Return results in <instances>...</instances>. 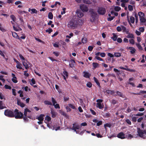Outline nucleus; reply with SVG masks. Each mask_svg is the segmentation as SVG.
<instances>
[{"label": "nucleus", "mask_w": 146, "mask_h": 146, "mask_svg": "<svg viewBox=\"0 0 146 146\" xmlns=\"http://www.w3.org/2000/svg\"><path fill=\"white\" fill-rule=\"evenodd\" d=\"M78 22L77 20L74 19H71L68 22L67 26L70 29H74L77 27Z\"/></svg>", "instance_id": "1"}, {"label": "nucleus", "mask_w": 146, "mask_h": 146, "mask_svg": "<svg viewBox=\"0 0 146 146\" xmlns=\"http://www.w3.org/2000/svg\"><path fill=\"white\" fill-rule=\"evenodd\" d=\"M4 115L9 117H14V110H13L7 109L5 110Z\"/></svg>", "instance_id": "2"}, {"label": "nucleus", "mask_w": 146, "mask_h": 146, "mask_svg": "<svg viewBox=\"0 0 146 146\" xmlns=\"http://www.w3.org/2000/svg\"><path fill=\"white\" fill-rule=\"evenodd\" d=\"M14 117L16 119H20L23 118V113L19 111V110L15 109L14 110Z\"/></svg>", "instance_id": "3"}, {"label": "nucleus", "mask_w": 146, "mask_h": 146, "mask_svg": "<svg viewBox=\"0 0 146 146\" xmlns=\"http://www.w3.org/2000/svg\"><path fill=\"white\" fill-rule=\"evenodd\" d=\"M89 12L90 13L91 17L92 18L93 21H94L97 16V13L93 9H90L89 10Z\"/></svg>", "instance_id": "4"}, {"label": "nucleus", "mask_w": 146, "mask_h": 146, "mask_svg": "<svg viewBox=\"0 0 146 146\" xmlns=\"http://www.w3.org/2000/svg\"><path fill=\"white\" fill-rule=\"evenodd\" d=\"M98 13L101 15H104L106 12V10L104 7H99L98 10Z\"/></svg>", "instance_id": "5"}, {"label": "nucleus", "mask_w": 146, "mask_h": 146, "mask_svg": "<svg viewBox=\"0 0 146 146\" xmlns=\"http://www.w3.org/2000/svg\"><path fill=\"white\" fill-rule=\"evenodd\" d=\"M80 9L83 12H87L88 9L87 7L85 5L81 4L80 6Z\"/></svg>", "instance_id": "6"}, {"label": "nucleus", "mask_w": 146, "mask_h": 146, "mask_svg": "<svg viewBox=\"0 0 146 146\" xmlns=\"http://www.w3.org/2000/svg\"><path fill=\"white\" fill-rule=\"evenodd\" d=\"M137 132L139 137L143 138L144 132L140 128H137Z\"/></svg>", "instance_id": "7"}, {"label": "nucleus", "mask_w": 146, "mask_h": 146, "mask_svg": "<svg viewBox=\"0 0 146 146\" xmlns=\"http://www.w3.org/2000/svg\"><path fill=\"white\" fill-rule=\"evenodd\" d=\"M117 137L121 139H124L125 138V135L123 132L119 133L117 135Z\"/></svg>", "instance_id": "8"}, {"label": "nucleus", "mask_w": 146, "mask_h": 146, "mask_svg": "<svg viewBox=\"0 0 146 146\" xmlns=\"http://www.w3.org/2000/svg\"><path fill=\"white\" fill-rule=\"evenodd\" d=\"M72 125L73 126L71 128V129H78L80 128V125L76 123H74Z\"/></svg>", "instance_id": "9"}, {"label": "nucleus", "mask_w": 146, "mask_h": 146, "mask_svg": "<svg viewBox=\"0 0 146 146\" xmlns=\"http://www.w3.org/2000/svg\"><path fill=\"white\" fill-rule=\"evenodd\" d=\"M127 49L130 50V52L132 54H134L135 52V50L134 48L132 47H127Z\"/></svg>", "instance_id": "10"}, {"label": "nucleus", "mask_w": 146, "mask_h": 146, "mask_svg": "<svg viewBox=\"0 0 146 146\" xmlns=\"http://www.w3.org/2000/svg\"><path fill=\"white\" fill-rule=\"evenodd\" d=\"M96 106L97 108H98L100 109H102L104 108V105L102 104L101 103H97Z\"/></svg>", "instance_id": "11"}, {"label": "nucleus", "mask_w": 146, "mask_h": 146, "mask_svg": "<svg viewBox=\"0 0 146 146\" xmlns=\"http://www.w3.org/2000/svg\"><path fill=\"white\" fill-rule=\"evenodd\" d=\"M116 94L115 95V96H119L121 97L122 98H124V95L123 94L119 91H117L116 92Z\"/></svg>", "instance_id": "12"}, {"label": "nucleus", "mask_w": 146, "mask_h": 146, "mask_svg": "<svg viewBox=\"0 0 146 146\" xmlns=\"http://www.w3.org/2000/svg\"><path fill=\"white\" fill-rule=\"evenodd\" d=\"M44 114H41L37 118H36L37 119H38V120L40 121H43L44 119Z\"/></svg>", "instance_id": "13"}, {"label": "nucleus", "mask_w": 146, "mask_h": 146, "mask_svg": "<svg viewBox=\"0 0 146 146\" xmlns=\"http://www.w3.org/2000/svg\"><path fill=\"white\" fill-rule=\"evenodd\" d=\"M17 104L22 108H23L25 106V104L21 102L20 100H17Z\"/></svg>", "instance_id": "14"}, {"label": "nucleus", "mask_w": 146, "mask_h": 146, "mask_svg": "<svg viewBox=\"0 0 146 146\" xmlns=\"http://www.w3.org/2000/svg\"><path fill=\"white\" fill-rule=\"evenodd\" d=\"M83 73L84 74L83 76L84 77L86 78H89L90 76H91V74L88 72H83Z\"/></svg>", "instance_id": "15"}, {"label": "nucleus", "mask_w": 146, "mask_h": 146, "mask_svg": "<svg viewBox=\"0 0 146 146\" xmlns=\"http://www.w3.org/2000/svg\"><path fill=\"white\" fill-rule=\"evenodd\" d=\"M76 13L78 15V16L79 18L82 17L84 15L83 13L81 12V11H77L76 12Z\"/></svg>", "instance_id": "16"}, {"label": "nucleus", "mask_w": 146, "mask_h": 146, "mask_svg": "<svg viewBox=\"0 0 146 146\" xmlns=\"http://www.w3.org/2000/svg\"><path fill=\"white\" fill-rule=\"evenodd\" d=\"M93 78H94V81L96 83V84L99 87V88H100L101 86H100V83L98 82V79L95 77H94Z\"/></svg>", "instance_id": "17"}, {"label": "nucleus", "mask_w": 146, "mask_h": 146, "mask_svg": "<svg viewBox=\"0 0 146 146\" xmlns=\"http://www.w3.org/2000/svg\"><path fill=\"white\" fill-rule=\"evenodd\" d=\"M12 35L13 36L16 38L20 39L19 38L18 35H17V33L15 32H12Z\"/></svg>", "instance_id": "18"}, {"label": "nucleus", "mask_w": 146, "mask_h": 146, "mask_svg": "<svg viewBox=\"0 0 146 146\" xmlns=\"http://www.w3.org/2000/svg\"><path fill=\"white\" fill-rule=\"evenodd\" d=\"M113 36L111 37V38L114 41H116L117 38V36L116 35L115 33H113Z\"/></svg>", "instance_id": "19"}, {"label": "nucleus", "mask_w": 146, "mask_h": 146, "mask_svg": "<svg viewBox=\"0 0 146 146\" xmlns=\"http://www.w3.org/2000/svg\"><path fill=\"white\" fill-rule=\"evenodd\" d=\"M48 18L50 19H52L53 18V15L52 13L51 12L49 13L48 15Z\"/></svg>", "instance_id": "20"}, {"label": "nucleus", "mask_w": 146, "mask_h": 146, "mask_svg": "<svg viewBox=\"0 0 146 146\" xmlns=\"http://www.w3.org/2000/svg\"><path fill=\"white\" fill-rule=\"evenodd\" d=\"M44 104L46 105H52V104L51 102L48 100H45L44 102Z\"/></svg>", "instance_id": "21"}, {"label": "nucleus", "mask_w": 146, "mask_h": 146, "mask_svg": "<svg viewBox=\"0 0 146 146\" xmlns=\"http://www.w3.org/2000/svg\"><path fill=\"white\" fill-rule=\"evenodd\" d=\"M37 10H36L35 9H31V14H33V13H36L37 14V12H38Z\"/></svg>", "instance_id": "22"}, {"label": "nucleus", "mask_w": 146, "mask_h": 146, "mask_svg": "<svg viewBox=\"0 0 146 146\" xmlns=\"http://www.w3.org/2000/svg\"><path fill=\"white\" fill-rule=\"evenodd\" d=\"M5 108H6V107L5 106H3L2 102L1 101H0V110Z\"/></svg>", "instance_id": "23"}, {"label": "nucleus", "mask_w": 146, "mask_h": 146, "mask_svg": "<svg viewBox=\"0 0 146 146\" xmlns=\"http://www.w3.org/2000/svg\"><path fill=\"white\" fill-rule=\"evenodd\" d=\"M50 113L52 114V117L54 118L56 117V115L55 113L53 110H51Z\"/></svg>", "instance_id": "24"}, {"label": "nucleus", "mask_w": 146, "mask_h": 146, "mask_svg": "<svg viewBox=\"0 0 146 146\" xmlns=\"http://www.w3.org/2000/svg\"><path fill=\"white\" fill-rule=\"evenodd\" d=\"M140 21L141 23H144L146 21V19L144 17L140 18Z\"/></svg>", "instance_id": "25"}, {"label": "nucleus", "mask_w": 146, "mask_h": 146, "mask_svg": "<svg viewBox=\"0 0 146 146\" xmlns=\"http://www.w3.org/2000/svg\"><path fill=\"white\" fill-rule=\"evenodd\" d=\"M138 15L140 18L144 17L145 15L144 13L141 12H139L138 13Z\"/></svg>", "instance_id": "26"}, {"label": "nucleus", "mask_w": 146, "mask_h": 146, "mask_svg": "<svg viewBox=\"0 0 146 146\" xmlns=\"http://www.w3.org/2000/svg\"><path fill=\"white\" fill-rule=\"evenodd\" d=\"M106 92L108 94H110L111 95L115 93V92L114 91L110 90H106Z\"/></svg>", "instance_id": "27"}, {"label": "nucleus", "mask_w": 146, "mask_h": 146, "mask_svg": "<svg viewBox=\"0 0 146 146\" xmlns=\"http://www.w3.org/2000/svg\"><path fill=\"white\" fill-rule=\"evenodd\" d=\"M23 65L25 67V68L26 69H27L28 68V65L25 62H23Z\"/></svg>", "instance_id": "28"}, {"label": "nucleus", "mask_w": 146, "mask_h": 146, "mask_svg": "<svg viewBox=\"0 0 146 146\" xmlns=\"http://www.w3.org/2000/svg\"><path fill=\"white\" fill-rule=\"evenodd\" d=\"M17 13L20 14L22 15L24 13H27V12L25 11H22L21 10H19L17 11Z\"/></svg>", "instance_id": "29"}, {"label": "nucleus", "mask_w": 146, "mask_h": 146, "mask_svg": "<svg viewBox=\"0 0 146 146\" xmlns=\"http://www.w3.org/2000/svg\"><path fill=\"white\" fill-rule=\"evenodd\" d=\"M87 41V39L86 37L83 38L82 39V42L84 44L86 43Z\"/></svg>", "instance_id": "30"}, {"label": "nucleus", "mask_w": 146, "mask_h": 146, "mask_svg": "<svg viewBox=\"0 0 146 146\" xmlns=\"http://www.w3.org/2000/svg\"><path fill=\"white\" fill-rule=\"evenodd\" d=\"M127 37L129 38H134V35L132 33H129L127 35Z\"/></svg>", "instance_id": "31"}, {"label": "nucleus", "mask_w": 146, "mask_h": 146, "mask_svg": "<svg viewBox=\"0 0 146 146\" xmlns=\"http://www.w3.org/2000/svg\"><path fill=\"white\" fill-rule=\"evenodd\" d=\"M22 64L21 63H19V64H17L16 67L17 68L19 69H22Z\"/></svg>", "instance_id": "32"}, {"label": "nucleus", "mask_w": 146, "mask_h": 146, "mask_svg": "<svg viewBox=\"0 0 146 146\" xmlns=\"http://www.w3.org/2000/svg\"><path fill=\"white\" fill-rule=\"evenodd\" d=\"M130 20H129L130 23L131 22L132 23H134L135 22V18L133 17L132 16L131 17H130Z\"/></svg>", "instance_id": "33"}, {"label": "nucleus", "mask_w": 146, "mask_h": 146, "mask_svg": "<svg viewBox=\"0 0 146 146\" xmlns=\"http://www.w3.org/2000/svg\"><path fill=\"white\" fill-rule=\"evenodd\" d=\"M121 30L123 31V32H127V29L123 25L121 26Z\"/></svg>", "instance_id": "34"}, {"label": "nucleus", "mask_w": 146, "mask_h": 146, "mask_svg": "<svg viewBox=\"0 0 146 146\" xmlns=\"http://www.w3.org/2000/svg\"><path fill=\"white\" fill-rule=\"evenodd\" d=\"M98 65L99 64L97 63L93 62L92 63L93 66L95 68H96L97 67Z\"/></svg>", "instance_id": "35"}, {"label": "nucleus", "mask_w": 146, "mask_h": 146, "mask_svg": "<svg viewBox=\"0 0 146 146\" xmlns=\"http://www.w3.org/2000/svg\"><path fill=\"white\" fill-rule=\"evenodd\" d=\"M128 10L129 11H132L133 10V7L131 5H129L128 6Z\"/></svg>", "instance_id": "36"}, {"label": "nucleus", "mask_w": 146, "mask_h": 146, "mask_svg": "<svg viewBox=\"0 0 146 146\" xmlns=\"http://www.w3.org/2000/svg\"><path fill=\"white\" fill-rule=\"evenodd\" d=\"M121 8L119 6H116L114 8V9L116 11H119L121 10Z\"/></svg>", "instance_id": "37"}, {"label": "nucleus", "mask_w": 146, "mask_h": 146, "mask_svg": "<svg viewBox=\"0 0 146 146\" xmlns=\"http://www.w3.org/2000/svg\"><path fill=\"white\" fill-rule=\"evenodd\" d=\"M45 31L46 32L48 33L49 34H50L51 32L52 31V30L50 28L46 30Z\"/></svg>", "instance_id": "38"}, {"label": "nucleus", "mask_w": 146, "mask_h": 146, "mask_svg": "<svg viewBox=\"0 0 146 146\" xmlns=\"http://www.w3.org/2000/svg\"><path fill=\"white\" fill-rule=\"evenodd\" d=\"M68 105L70 108L73 109H76L75 107L73 104H69Z\"/></svg>", "instance_id": "39"}, {"label": "nucleus", "mask_w": 146, "mask_h": 146, "mask_svg": "<svg viewBox=\"0 0 146 146\" xmlns=\"http://www.w3.org/2000/svg\"><path fill=\"white\" fill-rule=\"evenodd\" d=\"M52 105H54V104L56 103V102L55 99L53 97H52Z\"/></svg>", "instance_id": "40"}, {"label": "nucleus", "mask_w": 146, "mask_h": 146, "mask_svg": "<svg viewBox=\"0 0 146 146\" xmlns=\"http://www.w3.org/2000/svg\"><path fill=\"white\" fill-rule=\"evenodd\" d=\"M115 56L116 57H119L121 56V54L119 52H116L114 54Z\"/></svg>", "instance_id": "41"}, {"label": "nucleus", "mask_w": 146, "mask_h": 146, "mask_svg": "<svg viewBox=\"0 0 146 146\" xmlns=\"http://www.w3.org/2000/svg\"><path fill=\"white\" fill-rule=\"evenodd\" d=\"M111 125L110 123H106V124L104 125V127L106 129V127H111Z\"/></svg>", "instance_id": "42"}, {"label": "nucleus", "mask_w": 146, "mask_h": 146, "mask_svg": "<svg viewBox=\"0 0 146 146\" xmlns=\"http://www.w3.org/2000/svg\"><path fill=\"white\" fill-rule=\"evenodd\" d=\"M51 119V117H50L48 115H47L46 116V118H45V120H46L48 122L50 121Z\"/></svg>", "instance_id": "43"}, {"label": "nucleus", "mask_w": 146, "mask_h": 146, "mask_svg": "<svg viewBox=\"0 0 146 146\" xmlns=\"http://www.w3.org/2000/svg\"><path fill=\"white\" fill-rule=\"evenodd\" d=\"M132 110V108H131L130 106L128 107L127 109V111L128 113L131 112Z\"/></svg>", "instance_id": "44"}, {"label": "nucleus", "mask_w": 146, "mask_h": 146, "mask_svg": "<svg viewBox=\"0 0 146 146\" xmlns=\"http://www.w3.org/2000/svg\"><path fill=\"white\" fill-rule=\"evenodd\" d=\"M136 45L137 47L139 49L142 50H143V48L141 45H140L139 44H137Z\"/></svg>", "instance_id": "45"}, {"label": "nucleus", "mask_w": 146, "mask_h": 146, "mask_svg": "<svg viewBox=\"0 0 146 146\" xmlns=\"http://www.w3.org/2000/svg\"><path fill=\"white\" fill-rule=\"evenodd\" d=\"M92 84L91 82H89L86 84V86L88 88H91L92 86Z\"/></svg>", "instance_id": "46"}, {"label": "nucleus", "mask_w": 146, "mask_h": 146, "mask_svg": "<svg viewBox=\"0 0 146 146\" xmlns=\"http://www.w3.org/2000/svg\"><path fill=\"white\" fill-rule=\"evenodd\" d=\"M10 17L13 21H15L16 18L14 15H12L10 16Z\"/></svg>", "instance_id": "47"}, {"label": "nucleus", "mask_w": 146, "mask_h": 146, "mask_svg": "<svg viewBox=\"0 0 146 146\" xmlns=\"http://www.w3.org/2000/svg\"><path fill=\"white\" fill-rule=\"evenodd\" d=\"M12 81L13 83H17L18 82V81L17 80V78L16 77V78H12Z\"/></svg>", "instance_id": "48"}, {"label": "nucleus", "mask_w": 146, "mask_h": 146, "mask_svg": "<svg viewBox=\"0 0 146 146\" xmlns=\"http://www.w3.org/2000/svg\"><path fill=\"white\" fill-rule=\"evenodd\" d=\"M4 87L6 89H9L10 90L11 88V86H9L7 85H5Z\"/></svg>", "instance_id": "49"}, {"label": "nucleus", "mask_w": 146, "mask_h": 146, "mask_svg": "<svg viewBox=\"0 0 146 146\" xmlns=\"http://www.w3.org/2000/svg\"><path fill=\"white\" fill-rule=\"evenodd\" d=\"M117 102V101L116 100H111V103L112 104L114 105L115 104H116Z\"/></svg>", "instance_id": "50"}, {"label": "nucleus", "mask_w": 146, "mask_h": 146, "mask_svg": "<svg viewBox=\"0 0 146 146\" xmlns=\"http://www.w3.org/2000/svg\"><path fill=\"white\" fill-rule=\"evenodd\" d=\"M23 118L25 121L28 122L29 119L27 118V116H24L23 117Z\"/></svg>", "instance_id": "51"}, {"label": "nucleus", "mask_w": 146, "mask_h": 146, "mask_svg": "<svg viewBox=\"0 0 146 146\" xmlns=\"http://www.w3.org/2000/svg\"><path fill=\"white\" fill-rule=\"evenodd\" d=\"M95 58L98 60H99L100 61H102L103 60V59L102 58H100V57L98 56H96L95 57Z\"/></svg>", "instance_id": "52"}, {"label": "nucleus", "mask_w": 146, "mask_h": 146, "mask_svg": "<svg viewBox=\"0 0 146 146\" xmlns=\"http://www.w3.org/2000/svg\"><path fill=\"white\" fill-rule=\"evenodd\" d=\"M143 115L144 114L143 113L138 112L137 114H136L135 115L136 116H141Z\"/></svg>", "instance_id": "53"}, {"label": "nucleus", "mask_w": 146, "mask_h": 146, "mask_svg": "<svg viewBox=\"0 0 146 146\" xmlns=\"http://www.w3.org/2000/svg\"><path fill=\"white\" fill-rule=\"evenodd\" d=\"M53 106H54V108L56 109H57V108L60 109V107L59 104H54V105H53Z\"/></svg>", "instance_id": "54"}, {"label": "nucleus", "mask_w": 146, "mask_h": 146, "mask_svg": "<svg viewBox=\"0 0 146 146\" xmlns=\"http://www.w3.org/2000/svg\"><path fill=\"white\" fill-rule=\"evenodd\" d=\"M13 94L14 96H16V90L14 88L12 89Z\"/></svg>", "instance_id": "55"}, {"label": "nucleus", "mask_w": 146, "mask_h": 146, "mask_svg": "<svg viewBox=\"0 0 146 146\" xmlns=\"http://www.w3.org/2000/svg\"><path fill=\"white\" fill-rule=\"evenodd\" d=\"M53 53L57 57L58 56L59 54V53L58 52L54 51L53 52Z\"/></svg>", "instance_id": "56"}, {"label": "nucleus", "mask_w": 146, "mask_h": 146, "mask_svg": "<svg viewBox=\"0 0 146 146\" xmlns=\"http://www.w3.org/2000/svg\"><path fill=\"white\" fill-rule=\"evenodd\" d=\"M129 42L130 43L132 44H134L135 42L134 40L133 39H131L129 40Z\"/></svg>", "instance_id": "57"}, {"label": "nucleus", "mask_w": 146, "mask_h": 146, "mask_svg": "<svg viewBox=\"0 0 146 146\" xmlns=\"http://www.w3.org/2000/svg\"><path fill=\"white\" fill-rule=\"evenodd\" d=\"M64 101L65 102H66L69 100V97H68V96L64 97Z\"/></svg>", "instance_id": "58"}, {"label": "nucleus", "mask_w": 146, "mask_h": 146, "mask_svg": "<svg viewBox=\"0 0 146 146\" xmlns=\"http://www.w3.org/2000/svg\"><path fill=\"white\" fill-rule=\"evenodd\" d=\"M90 110L92 113L94 115H96V112L93 110L91 109H90Z\"/></svg>", "instance_id": "59"}, {"label": "nucleus", "mask_w": 146, "mask_h": 146, "mask_svg": "<svg viewBox=\"0 0 146 146\" xmlns=\"http://www.w3.org/2000/svg\"><path fill=\"white\" fill-rule=\"evenodd\" d=\"M139 31L141 32H143L145 30L144 28L143 27H140L139 29Z\"/></svg>", "instance_id": "60"}, {"label": "nucleus", "mask_w": 146, "mask_h": 146, "mask_svg": "<svg viewBox=\"0 0 146 146\" xmlns=\"http://www.w3.org/2000/svg\"><path fill=\"white\" fill-rule=\"evenodd\" d=\"M100 55L102 57H104L106 56V54L104 52H101L100 53Z\"/></svg>", "instance_id": "61"}, {"label": "nucleus", "mask_w": 146, "mask_h": 146, "mask_svg": "<svg viewBox=\"0 0 146 146\" xmlns=\"http://www.w3.org/2000/svg\"><path fill=\"white\" fill-rule=\"evenodd\" d=\"M126 122L129 125H131V122L130 120L128 119H127L125 120Z\"/></svg>", "instance_id": "62"}, {"label": "nucleus", "mask_w": 146, "mask_h": 146, "mask_svg": "<svg viewBox=\"0 0 146 146\" xmlns=\"http://www.w3.org/2000/svg\"><path fill=\"white\" fill-rule=\"evenodd\" d=\"M115 17L114 16L108 18V21H111V20H113V19Z\"/></svg>", "instance_id": "63"}, {"label": "nucleus", "mask_w": 146, "mask_h": 146, "mask_svg": "<svg viewBox=\"0 0 146 146\" xmlns=\"http://www.w3.org/2000/svg\"><path fill=\"white\" fill-rule=\"evenodd\" d=\"M93 48V46H89L88 47V49L89 51H92Z\"/></svg>", "instance_id": "64"}]
</instances>
